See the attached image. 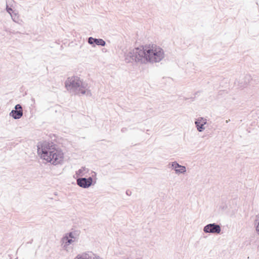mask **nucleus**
Segmentation results:
<instances>
[{"mask_svg":"<svg viewBox=\"0 0 259 259\" xmlns=\"http://www.w3.org/2000/svg\"><path fill=\"white\" fill-rule=\"evenodd\" d=\"M37 153L41 159L53 165L60 163L64 157L62 151L53 142L45 141L38 145Z\"/></svg>","mask_w":259,"mask_h":259,"instance_id":"obj_1","label":"nucleus"},{"mask_svg":"<svg viewBox=\"0 0 259 259\" xmlns=\"http://www.w3.org/2000/svg\"><path fill=\"white\" fill-rule=\"evenodd\" d=\"M66 88L71 93L78 96L85 95L91 97L92 93L88 83L79 77L73 76L68 77L66 81Z\"/></svg>","mask_w":259,"mask_h":259,"instance_id":"obj_2","label":"nucleus"},{"mask_svg":"<svg viewBox=\"0 0 259 259\" xmlns=\"http://www.w3.org/2000/svg\"><path fill=\"white\" fill-rule=\"evenodd\" d=\"M146 45L144 47L130 49L124 53V60L126 63L136 62L146 64Z\"/></svg>","mask_w":259,"mask_h":259,"instance_id":"obj_3","label":"nucleus"},{"mask_svg":"<svg viewBox=\"0 0 259 259\" xmlns=\"http://www.w3.org/2000/svg\"><path fill=\"white\" fill-rule=\"evenodd\" d=\"M146 63L147 62L158 63L165 56L163 49L155 44L146 45Z\"/></svg>","mask_w":259,"mask_h":259,"instance_id":"obj_4","label":"nucleus"},{"mask_svg":"<svg viewBox=\"0 0 259 259\" xmlns=\"http://www.w3.org/2000/svg\"><path fill=\"white\" fill-rule=\"evenodd\" d=\"M80 231L79 230H72L71 232L66 234V251H68L67 246L69 245H74L78 241Z\"/></svg>","mask_w":259,"mask_h":259,"instance_id":"obj_5","label":"nucleus"},{"mask_svg":"<svg viewBox=\"0 0 259 259\" xmlns=\"http://www.w3.org/2000/svg\"><path fill=\"white\" fill-rule=\"evenodd\" d=\"M91 176L88 178H78L76 180L77 185L82 188H88L93 185V177L96 176V173L94 171H91Z\"/></svg>","mask_w":259,"mask_h":259,"instance_id":"obj_6","label":"nucleus"},{"mask_svg":"<svg viewBox=\"0 0 259 259\" xmlns=\"http://www.w3.org/2000/svg\"><path fill=\"white\" fill-rule=\"evenodd\" d=\"M168 168L174 170L177 175L183 174L186 171L185 166L179 164L176 161L169 162L168 164Z\"/></svg>","mask_w":259,"mask_h":259,"instance_id":"obj_7","label":"nucleus"},{"mask_svg":"<svg viewBox=\"0 0 259 259\" xmlns=\"http://www.w3.org/2000/svg\"><path fill=\"white\" fill-rule=\"evenodd\" d=\"M203 231L205 233L220 234L221 228L219 225L215 223L209 224L204 226Z\"/></svg>","mask_w":259,"mask_h":259,"instance_id":"obj_8","label":"nucleus"},{"mask_svg":"<svg viewBox=\"0 0 259 259\" xmlns=\"http://www.w3.org/2000/svg\"><path fill=\"white\" fill-rule=\"evenodd\" d=\"M23 109L20 104H17L14 108L10 112V116L14 119H19L23 116Z\"/></svg>","mask_w":259,"mask_h":259,"instance_id":"obj_9","label":"nucleus"},{"mask_svg":"<svg viewBox=\"0 0 259 259\" xmlns=\"http://www.w3.org/2000/svg\"><path fill=\"white\" fill-rule=\"evenodd\" d=\"M207 123V119L204 117H200L197 118L195 121V124L197 131L199 132L203 131L205 127L204 125Z\"/></svg>","mask_w":259,"mask_h":259,"instance_id":"obj_10","label":"nucleus"},{"mask_svg":"<svg viewBox=\"0 0 259 259\" xmlns=\"http://www.w3.org/2000/svg\"><path fill=\"white\" fill-rule=\"evenodd\" d=\"M89 172V169L84 166L81 167L79 169L76 171V175L77 177L81 178L83 176H87V174Z\"/></svg>","mask_w":259,"mask_h":259,"instance_id":"obj_11","label":"nucleus"},{"mask_svg":"<svg viewBox=\"0 0 259 259\" xmlns=\"http://www.w3.org/2000/svg\"><path fill=\"white\" fill-rule=\"evenodd\" d=\"M243 79V81H241L240 82V88H245L246 87L250 82L251 80V77L249 75H245Z\"/></svg>","mask_w":259,"mask_h":259,"instance_id":"obj_12","label":"nucleus"},{"mask_svg":"<svg viewBox=\"0 0 259 259\" xmlns=\"http://www.w3.org/2000/svg\"><path fill=\"white\" fill-rule=\"evenodd\" d=\"M11 16L12 20L15 22L19 24H22V23H23L22 20L19 18V16L17 13H13V14H11Z\"/></svg>","mask_w":259,"mask_h":259,"instance_id":"obj_13","label":"nucleus"},{"mask_svg":"<svg viewBox=\"0 0 259 259\" xmlns=\"http://www.w3.org/2000/svg\"><path fill=\"white\" fill-rule=\"evenodd\" d=\"M94 42L95 44L98 46H105L106 45V42L101 38H94Z\"/></svg>","mask_w":259,"mask_h":259,"instance_id":"obj_14","label":"nucleus"},{"mask_svg":"<svg viewBox=\"0 0 259 259\" xmlns=\"http://www.w3.org/2000/svg\"><path fill=\"white\" fill-rule=\"evenodd\" d=\"M254 225L256 228V231L259 234V214L256 215L254 221Z\"/></svg>","mask_w":259,"mask_h":259,"instance_id":"obj_15","label":"nucleus"},{"mask_svg":"<svg viewBox=\"0 0 259 259\" xmlns=\"http://www.w3.org/2000/svg\"><path fill=\"white\" fill-rule=\"evenodd\" d=\"M88 43L90 44V45H93L95 44V42H94V38L92 37H90L89 38H88Z\"/></svg>","mask_w":259,"mask_h":259,"instance_id":"obj_16","label":"nucleus"},{"mask_svg":"<svg viewBox=\"0 0 259 259\" xmlns=\"http://www.w3.org/2000/svg\"><path fill=\"white\" fill-rule=\"evenodd\" d=\"M6 10H7V12H8L10 15H11V14L15 13L14 12V11L12 8L8 7V6H7Z\"/></svg>","mask_w":259,"mask_h":259,"instance_id":"obj_17","label":"nucleus"},{"mask_svg":"<svg viewBox=\"0 0 259 259\" xmlns=\"http://www.w3.org/2000/svg\"><path fill=\"white\" fill-rule=\"evenodd\" d=\"M61 242H62V247L63 248H65V234L62 236V237L61 238Z\"/></svg>","mask_w":259,"mask_h":259,"instance_id":"obj_18","label":"nucleus"},{"mask_svg":"<svg viewBox=\"0 0 259 259\" xmlns=\"http://www.w3.org/2000/svg\"><path fill=\"white\" fill-rule=\"evenodd\" d=\"M33 239H31L29 242H27V243L31 244L33 242Z\"/></svg>","mask_w":259,"mask_h":259,"instance_id":"obj_19","label":"nucleus"},{"mask_svg":"<svg viewBox=\"0 0 259 259\" xmlns=\"http://www.w3.org/2000/svg\"><path fill=\"white\" fill-rule=\"evenodd\" d=\"M126 194L127 195H130V194H129V192H128V191H127L126 192Z\"/></svg>","mask_w":259,"mask_h":259,"instance_id":"obj_20","label":"nucleus"},{"mask_svg":"<svg viewBox=\"0 0 259 259\" xmlns=\"http://www.w3.org/2000/svg\"><path fill=\"white\" fill-rule=\"evenodd\" d=\"M229 121H230V119H229V120H227L226 121V123H228V122H229Z\"/></svg>","mask_w":259,"mask_h":259,"instance_id":"obj_21","label":"nucleus"},{"mask_svg":"<svg viewBox=\"0 0 259 259\" xmlns=\"http://www.w3.org/2000/svg\"><path fill=\"white\" fill-rule=\"evenodd\" d=\"M121 131H122V132H123V131H124V130H123V128H122V129L121 130Z\"/></svg>","mask_w":259,"mask_h":259,"instance_id":"obj_22","label":"nucleus"},{"mask_svg":"<svg viewBox=\"0 0 259 259\" xmlns=\"http://www.w3.org/2000/svg\"><path fill=\"white\" fill-rule=\"evenodd\" d=\"M121 131H122V132H123V131H124V130H123V128H122V129L121 130Z\"/></svg>","mask_w":259,"mask_h":259,"instance_id":"obj_23","label":"nucleus"}]
</instances>
